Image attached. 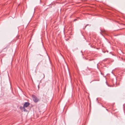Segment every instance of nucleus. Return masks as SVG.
Masks as SVG:
<instances>
[{"instance_id": "obj_1", "label": "nucleus", "mask_w": 125, "mask_h": 125, "mask_svg": "<svg viewBox=\"0 0 125 125\" xmlns=\"http://www.w3.org/2000/svg\"><path fill=\"white\" fill-rule=\"evenodd\" d=\"M33 100V101L35 103L39 101V99L35 95H32Z\"/></svg>"}, {"instance_id": "obj_2", "label": "nucleus", "mask_w": 125, "mask_h": 125, "mask_svg": "<svg viewBox=\"0 0 125 125\" xmlns=\"http://www.w3.org/2000/svg\"><path fill=\"white\" fill-rule=\"evenodd\" d=\"M30 103L28 102H26L24 104L23 108L27 107L29 105Z\"/></svg>"}, {"instance_id": "obj_3", "label": "nucleus", "mask_w": 125, "mask_h": 125, "mask_svg": "<svg viewBox=\"0 0 125 125\" xmlns=\"http://www.w3.org/2000/svg\"><path fill=\"white\" fill-rule=\"evenodd\" d=\"M41 76H43V78H44L45 77V75L43 73L42 74H41Z\"/></svg>"}, {"instance_id": "obj_4", "label": "nucleus", "mask_w": 125, "mask_h": 125, "mask_svg": "<svg viewBox=\"0 0 125 125\" xmlns=\"http://www.w3.org/2000/svg\"><path fill=\"white\" fill-rule=\"evenodd\" d=\"M25 108H23L24 110V111L25 112H27V110Z\"/></svg>"}, {"instance_id": "obj_5", "label": "nucleus", "mask_w": 125, "mask_h": 125, "mask_svg": "<svg viewBox=\"0 0 125 125\" xmlns=\"http://www.w3.org/2000/svg\"><path fill=\"white\" fill-rule=\"evenodd\" d=\"M88 25H89V24H87L86 25H85V28H84V29H85V28L86 27V26H88Z\"/></svg>"}, {"instance_id": "obj_6", "label": "nucleus", "mask_w": 125, "mask_h": 125, "mask_svg": "<svg viewBox=\"0 0 125 125\" xmlns=\"http://www.w3.org/2000/svg\"><path fill=\"white\" fill-rule=\"evenodd\" d=\"M77 20V19H75L74 20H73V21H76V20Z\"/></svg>"}, {"instance_id": "obj_7", "label": "nucleus", "mask_w": 125, "mask_h": 125, "mask_svg": "<svg viewBox=\"0 0 125 125\" xmlns=\"http://www.w3.org/2000/svg\"><path fill=\"white\" fill-rule=\"evenodd\" d=\"M101 30V31L102 32H103V31H102Z\"/></svg>"}, {"instance_id": "obj_8", "label": "nucleus", "mask_w": 125, "mask_h": 125, "mask_svg": "<svg viewBox=\"0 0 125 125\" xmlns=\"http://www.w3.org/2000/svg\"><path fill=\"white\" fill-rule=\"evenodd\" d=\"M20 109H21H21H22V107H21H21H20Z\"/></svg>"}]
</instances>
